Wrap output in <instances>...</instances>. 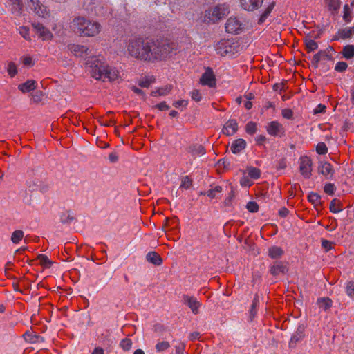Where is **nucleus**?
Listing matches in <instances>:
<instances>
[{"label": "nucleus", "instance_id": "obj_1", "mask_svg": "<svg viewBox=\"0 0 354 354\" xmlns=\"http://www.w3.org/2000/svg\"><path fill=\"white\" fill-rule=\"evenodd\" d=\"M127 50L131 56L137 59L154 62L175 55L177 48L176 44L167 39L153 40L139 37L129 41Z\"/></svg>", "mask_w": 354, "mask_h": 354}, {"label": "nucleus", "instance_id": "obj_2", "mask_svg": "<svg viewBox=\"0 0 354 354\" xmlns=\"http://www.w3.org/2000/svg\"><path fill=\"white\" fill-rule=\"evenodd\" d=\"M86 64H89L91 69V75L96 80L104 81L106 79L109 81L115 80L118 76V71L115 68L108 66L102 62L97 58H92L88 61Z\"/></svg>", "mask_w": 354, "mask_h": 354}, {"label": "nucleus", "instance_id": "obj_3", "mask_svg": "<svg viewBox=\"0 0 354 354\" xmlns=\"http://www.w3.org/2000/svg\"><path fill=\"white\" fill-rule=\"evenodd\" d=\"M75 33L82 36L93 37L100 31L101 26L96 21H90L84 17H76L73 21Z\"/></svg>", "mask_w": 354, "mask_h": 354}, {"label": "nucleus", "instance_id": "obj_4", "mask_svg": "<svg viewBox=\"0 0 354 354\" xmlns=\"http://www.w3.org/2000/svg\"><path fill=\"white\" fill-rule=\"evenodd\" d=\"M230 13V6L227 3L218 4L212 9L205 11V21L216 23Z\"/></svg>", "mask_w": 354, "mask_h": 354}, {"label": "nucleus", "instance_id": "obj_5", "mask_svg": "<svg viewBox=\"0 0 354 354\" xmlns=\"http://www.w3.org/2000/svg\"><path fill=\"white\" fill-rule=\"evenodd\" d=\"M68 48L76 57L86 58L93 55L92 50L86 46L72 44Z\"/></svg>", "mask_w": 354, "mask_h": 354}, {"label": "nucleus", "instance_id": "obj_6", "mask_svg": "<svg viewBox=\"0 0 354 354\" xmlns=\"http://www.w3.org/2000/svg\"><path fill=\"white\" fill-rule=\"evenodd\" d=\"M269 272L274 277L279 276V274H286L288 272V263L275 261L270 265Z\"/></svg>", "mask_w": 354, "mask_h": 354}, {"label": "nucleus", "instance_id": "obj_7", "mask_svg": "<svg viewBox=\"0 0 354 354\" xmlns=\"http://www.w3.org/2000/svg\"><path fill=\"white\" fill-rule=\"evenodd\" d=\"M28 7L39 17H44L48 15L46 7L39 0H27Z\"/></svg>", "mask_w": 354, "mask_h": 354}, {"label": "nucleus", "instance_id": "obj_8", "mask_svg": "<svg viewBox=\"0 0 354 354\" xmlns=\"http://www.w3.org/2000/svg\"><path fill=\"white\" fill-rule=\"evenodd\" d=\"M243 28L244 24L236 17H230L225 24L226 31L230 33L239 34Z\"/></svg>", "mask_w": 354, "mask_h": 354}, {"label": "nucleus", "instance_id": "obj_9", "mask_svg": "<svg viewBox=\"0 0 354 354\" xmlns=\"http://www.w3.org/2000/svg\"><path fill=\"white\" fill-rule=\"evenodd\" d=\"M299 170L303 176L309 178L312 172V160L310 158L305 156L300 158Z\"/></svg>", "mask_w": 354, "mask_h": 354}, {"label": "nucleus", "instance_id": "obj_10", "mask_svg": "<svg viewBox=\"0 0 354 354\" xmlns=\"http://www.w3.org/2000/svg\"><path fill=\"white\" fill-rule=\"evenodd\" d=\"M305 328L304 324H301L297 326L296 331L292 335L290 342L289 347L295 348L298 342L301 341L305 337Z\"/></svg>", "mask_w": 354, "mask_h": 354}, {"label": "nucleus", "instance_id": "obj_11", "mask_svg": "<svg viewBox=\"0 0 354 354\" xmlns=\"http://www.w3.org/2000/svg\"><path fill=\"white\" fill-rule=\"evenodd\" d=\"M200 82L203 85H207L209 87L216 86V78L214 72L209 67L205 69V73L202 75Z\"/></svg>", "mask_w": 354, "mask_h": 354}, {"label": "nucleus", "instance_id": "obj_12", "mask_svg": "<svg viewBox=\"0 0 354 354\" xmlns=\"http://www.w3.org/2000/svg\"><path fill=\"white\" fill-rule=\"evenodd\" d=\"M183 302L192 310L194 314L196 315L198 313V308L201 304L196 297L184 295L183 296Z\"/></svg>", "mask_w": 354, "mask_h": 354}, {"label": "nucleus", "instance_id": "obj_13", "mask_svg": "<svg viewBox=\"0 0 354 354\" xmlns=\"http://www.w3.org/2000/svg\"><path fill=\"white\" fill-rule=\"evenodd\" d=\"M318 173L325 176L327 179H332L334 174V169L330 163L328 162H320L318 166Z\"/></svg>", "mask_w": 354, "mask_h": 354}, {"label": "nucleus", "instance_id": "obj_14", "mask_svg": "<svg viewBox=\"0 0 354 354\" xmlns=\"http://www.w3.org/2000/svg\"><path fill=\"white\" fill-rule=\"evenodd\" d=\"M264 0H240L242 8L247 11H253L261 7Z\"/></svg>", "mask_w": 354, "mask_h": 354}, {"label": "nucleus", "instance_id": "obj_15", "mask_svg": "<svg viewBox=\"0 0 354 354\" xmlns=\"http://www.w3.org/2000/svg\"><path fill=\"white\" fill-rule=\"evenodd\" d=\"M84 8L88 12L100 15L101 13L100 2L98 0H84Z\"/></svg>", "mask_w": 354, "mask_h": 354}, {"label": "nucleus", "instance_id": "obj_16", "mask_svg": "<svg viewBox=\"0 0 354 354\" xmlns=\"http://www.w3.org/2000/svg\"><path fill=\"white\" fill-rule=\"evenodd\" d=\"M32 28L36 33L39 34V37L44 40H48L51 39L53 35L45 26L39 23H33Z\"/></svg>", "mask_w": 354, "mask_h": 354}, {"label": "nucleus", "instance_id": "obj_17", "mask_svg": "<svg viewBox=\"0 0 354 354\" xmlns=\"http://www.w3.org/2000/svg\"><path fill=\"white\" fill-rule=\"evenodd\" d=\"M267 131L271 136H279L283 133V127L282 124L277 121H272L268 124Z\"/></svg>", "mask_w": 354, "mask_h": 354}, {"label": "nucleus", "instance_id": "obj_18", "mask_svg": "<svg viewBox=\"0 0 354 354\" xmlns=\"http://www.w3.org/2000/svg\"><path fill=\"white\" fill-rule=\"evenodd\" d=\"M238 129V124L236 120H228L224 126L222 131L227 136H232L236 132Z\"/></svg>", "mask_w": 354, "mask_h": 354}, {"label": "nucleus", "instance_id": "obj_19", "mask_svg": "<svg viewBox=\"0 0 354 354\" xmlns=\"http://www.w3.org/2000/svg\"><path fill=\"white\" fill-rule=\"evenodd\" d=\"M354 35V26L339 29L337 35L334 37L333 40H337L339 38L344 39L351 38Z\"/></svg>", "mask_w": 354, "mask_h": 354}, {"label": "nucleus", "instance_id": "obj_20", "mask_svg": "<svg viewBox=\"0 0 354 354\" xmlns=\"http://www.w3.org/2000/svg\"><path fill=\"white\" fill-rule=\"evenodd\" d=\"M246 147V142L242 138H239L232 142L231 151L234 154L239 153Z\"/></svg>", "mask_w": 354, "mask_h": 354}, {"label": "nucleus", "instance_id": "obj_21", "mask_svg": "<svg viewBox=\"0 0 354 354\" xmlns=\"http://www.w3.org/2000/svg\"><path fill=\"white\" fill-rule=\"evenodd\" d=\"M216 50L218 54L225 55L231 52V46L227 41H221L217 44Z\"/></svg>", "mask_w": 354, "mask_h": 354}, {"label": "nucleus", "instance_id": "obj_22", "mask_svg": "<svg viewBox=\"0 0 354 354\" xmlns=\"http://www.w3.org/2000/svg\"><path fill=\"white\" fill-rule=\"evenodd\" d=\"M147 261L156 266H159L162 263V260L160 256L156 252H149L146 256Z\"/></svg>", "mask_w": 354, "mask_h": 354}, {"label": "nucleus", "instance_id": "obj_23", "mask_svg": "<svg viewBox=\"0 0 354 354\" xmlns=\"http://www.w3.org/2000/svg\"><path fill=\"white\" fill-rule=\"evenodd\" d=\"M36 81L28 80L23 84L19 85V89L23 93L30 92L35 88Z\"/></svg>", "mask_w": 354, "mask_h": 354}, {"label": "nucleus", "instance_id": "obj_24", "mask_svg": "<svg viewBox=\"0 0 354 354\" xmlns=\"http://www.w3.org/2000/svg\"><path fill=\"white\" fill-rule=\"evenodd\" d=\"M188 151L192 156H202L205 153V149L201 145H194L189 147Z\"/></svg>", "mask_w": 354, "mask_h": 354}, {"label": "nucleus", "instance_id": "obj_25", "mask_svg": "<svg viewBox=\"0 0 354 354\" xmlns=\"http://www.w3.org/2000/svg\"><path fill=\"white\" fill-rule=\"evenodd\" d=\"M317 304L320 308L326 311L332 306L333 302L328 297H322L317 299Z\"/></svg>", "mask_w": 354, "mask_h": 354}, {"label": "nucleus", "instance_id": "obj_26", "mask_svg": "<svg viewBox=\"0 0 354 354\" xmlns=\"http://www.w3.org/2000/svg\"><path fill=\"white\" fill-rule=\"evenodd\" d=\"M283 253V250L278 246H272L268 250V255L272 259L280 258Z\"/></svg>", "mask_w": 354, "mask_h": 354}, {"label": "nucleus", "instance_id": "obj_27", "mask_svg": "<svg viewBox=\"0 0 354 354\" xmlns=\"http://www.w3.org/2000/svg\"><path fill=\"white\" fill-rule=\"evenodd\" d=\"M12 3V12L16 15H19L22 11L21 0H10Z\"/></svg>", "mask_w": 354, "mask_h": 354}, {"label": "nucleus", "instance_id": "obj_28", "mask_svg": "<svg viewBox=\"0 0 354 354\" xmlns=\"http://www.w3.org/2000/svg\"><path fill=\"white\" fill-rule=\"evenodd\" d=\"M342 55L346 59H352L354 57V46L346 45L343 48Z\"/></svg>", "mask_w": 354, "mask_h": 354}, {"label": "nucleus", "instance_id": "obj_29", "mask_svg": "<svg viewBox=\"0 0 354 354\" xmlns=\"http://www.w3.org/2000/svg\"><path fill=\"white\" fill-rule=\"evenodd\" d=\"M75 219L73 214L70 212H63L60 215V222L64 225L71 224Z\"/></svg>", "mask_w": 354, "mask_h": 354}, {"label": "nucleus", "instance_id": "obj_30", "mask_svg": "<svg viewBox=\"0 0 354 354\" xmlns=\"http://www.w3.org/2000/svg\"><path fill=\"white\" fill-rule=\"evenodd\" d=\"M100 339L102 342H103L104 345L108 346H110L114 341L113 337L109 331L106 332V333H102L100 337Z\"/></svg>", "mask_w": 354, "mask_h": 354}, {"label": "nucleus", "instance_id": "obj_31", "mask_svg": "<svg viewBox=\"0 0 354 354\" xmlns=\"http://www.w3.org/2000/svg\"><path fill=\"white\" fill-rule=\"evenodd\" d=\"M274 6V3H272L271 4L268 5L266 7V10L263 11V12L261 15V16L259 17V19L258 21V23L259 24H263L266 21L267 17L270 15L272 10H273Z\"/></svg>", "mask_w": 354, "mask_h": 354}, {"label": "nucleus", "instance_id": "obj_32", "mask_svg": "<svg viewBox=\"0 0 354 354\" xmlns=\"http://www.w3.org/2000/svg\"><path fill=\"white\" fill-rule=\"evenodd\" d=\"M305 45L308 51H313L318 48L317 42L308 37L305 38Z\"/></svg>", "mask_w": 354, "mask_h": 354}, {"label": "nucleus", "instance_id": "obj_33", "mask_svg": "<svg viewBox=\"0 0 354 354\" xmlns=\"http://www.w3.org/2000/svg\"><path fill=\"white\" fill-rule=\"evenodd\" d=\"M38 260L40 263L45 268H50L53 262L48 259L46 255L44 254H39L37 257Z\"/></svg>", "mask_w": 354, "mask_h": 354}, {"label": "nucleus", "instance_id": "obj_34", "mask_svg": "<svg viewBox=\"0 0 354 354\" xmlns=\"http://www.w3.org/2000/svg\"><path fill=\"white\" fill-rule=\"evenodd\" d=\"M24 237V232L22 230H15L11 236V241L14 243H18Z\"/></svg>", "mask_w": 354, "mask_h": 354}, {"label": "nucleus", "instance_id": "obj_35", "mask_svg": "<svg viewBox=\"0 0 354 354\" xmlns=\"http://www.w3.org/2000/svg\"><path fill=\"white\" fill-rule=\"evenodd\" d=\"M248 171L249 176L253 179H258L261 176V171L256 167H248Z\"/></svg>", "mask_w": 354, "mask_h": 354}, {"label": "nucleus", "instance_id": "obj_36", "mask_svg": "<svg viewBox=\"0 0 354 354\" xmlns=\"http://www.w3.org/2000/svg\"><path fill=\"white\" fill-rule=\"evenodd\" d=\"M343 19L345 21L346 23H349L352 20L351 11L348 4H346L344 6Z\"/></svg>", "mask_w": 354, "mask_h": 354}, {"label": "nucleus", "instance_id": "obj_37", "mask_svg": "<svg viewBox=\"0 0 354 354\" xmlns=\"http://www.w3.org/2000/svg\"><path fill=\"white\" fill-rule=\"evenodd\" d=\"M308 198L309 202L313 203L315 206H316L318 203H320L321 196L317 193L310 192L308 194Z\"/></svg>", "mask_w": 354, "mask_h": 354}, {"label": "nucleus", "instance_id": "obj_38", "mask_svg": "<svg viewBox=\"0 0 354 354\" xmlns=\"http://www.w3.org/2000/svg\"><path fill=\"white\" fill-rule=\"evenodd\" d=\"M340 205V202L337 201L336 198L332 200L330 204V210L331 212L337 214L342 211L341 209L338 207Z\"/></svg>", "mask_w": 354, "mask_h": 354}, {"label": "nucleus", "instance_id": "obj_39", "mask_svg": "<svg viewBox=\"0 0 354 354\" xmlns=\"http://www.w3.org/2000/svg\"><path fill=\"white\" fill-rule=\"evenodd\" d=\"M132 346V341L129 338L122 339L120 343V346L124 351H128L131 349Z\"/></svg>", "mask_w": 354, "mask_h": 354}, {"label": "nucleus", "instance_id": "obj_40", "mask_svg": "<svg viewBox=\"0 0 354 354\" xmlns=\"http://www.w3.org/2000/svg\"><path fill=\"white\" fill-rule=\"evenodd\" d=\"M341 5L340 0H329L328 1V8L331 11L337 12Z\"/></svg>", "mask_w": 354, "mask_h": 354}, {"label": "nucleus", "instance_id": "obj_41", "mask_svg": "<svg viewBox=\"0 0 354 354\" xmlns=\"http://www.w3.org/2000/svg\"><path fill=\"white\" fill-rule=\"evenodd\" d=\"M222 192V187L221 186H216L214 189H209L207 192L206 194L211 198H216L217 194H220Z\"/></svg>", "mask_w": 354, "mask_h": 354}, {"label": "nucleus", "instance_id": "obj_42", "mask_svg": "<svg viewBox=\"0 0 354 354\" xmlns=\"http://www.w3.org/2000/svg\"><path fill=\"white\" fill-rule=\"evenodd\" d=\"M170 346V344L167 341H162L158 342L156 345V349L158 352H162L168 349Z\"/></svg>", "mask_w": 354, "mask_h": 354}, {"label": "nucleus", "instance_id": "obj_43", "mask_svg": "<svg viewBox=\"0 0 354 354\" xmlns=\"http://www.w3.org/2000/svg\"><path fill=\"white\" fill-rule=\"evenodd\" d=\"M27 186L30 192L36 191L40 187V181L39 180H29L27 182Z\"/></svg>", "mask_w": 354, "mask_h": 354}, {"label": "nucleus", "instance_id": "obj_44", "mask_svg": "<svg viewBox=\"0 0 354 354\" xmlns=\"http://www.w3.org/2000/svg\"><path fill=\"white\" fill-rule=\"evenodd\" d=\"M324 51L321 50L313 55L312 59V64L314 66L315 68H317L318 67V63L321 60L322 58H323Z\"/></svg>", "mask_w": 354, "mask_h": 354}, {"label": "nucleus", "instance_id": "obj_45", "mask_svg": "<svg viewBox=\"0 0 354 354\" xmlns=\"http://www.w3.org/2000/svg\"><path fill=\"white\" fill-rule=\"evenodd\" d=\"M192 180L188 176H185L183 177L182 181H181V185H180V188L189 189L192 186Z\"/></svg>", "mask_w": 354, "mask_h": 354}, {"label": "nucleus", "instance_id": "obj_46", "mask_svg": "<svg viewBox=\"0 0 354 354\" xmlns=\"http://www.w3.org/2000/svg\"><path fill=\"white\" fill-rule=\"evenodd\" d=\"M245 131L248 134L252 135L257 131V124L253 122H249L245 126Z\"/></svg>", "mask_w": 354, "mask_h": 354}, {"label": "nucleus", "instance_id": "obj_47", "mask_svg": "<svg viewBox=\"0 0 354 354\" xmlns=\"http://www.w3.org/2000/svg\"><path fill=\"white\" fill-rule=\"evenodd\" d=\"M317 153L324 155L328 152V148L324 142H319L316 147Z\"/></svg>", "mask_w": 354, "mask_h": 354}, {"label": "nucleus", "instance_id": "obj_48", "mask_svg": "<svg viewBox=\"0 0 354 354\" xmlns=\"http://www.w3.org/2000/svg\"><path fill=\"white\" fill-rule=\"evenodd\" d=\"M170 88L166 87V88H160L156 91H152L151 95L153 96H156L157 95H167L170 91Z\"/></svg>", "mask_w": 354, "mask_h": 354}, {"label": "nucleus", "instance_id": "obj_49", "mask_svg": "<svg viewBox=\"0 0 354 354\" xmlns=\"http://www.w3.org/2000/svg\"><path fill=\"white\" fill-rule=\"evenodd\" d=\"M335 189V185L330 183L326 184L324 187V192L329 195H333Z\"/></svg>", "mask_w": 354, "mask_h": 354}, {"label": "nucleus", "instance_id": "obj_50", "mask_svg": "<svg viewBox=\"0 0 354 354\" xmlns=\"http://www.w3.org/2000/svg\"><path fill=\"white\" fill-rule=\"evenodd\" d=\"M7 71L10 77H14L17 73V66L13 62H9Z\"/></svg>", "mask_w": 354, "mask_h": 354}, {"label": "nucleus", "instance_id": "obj_51", "mask_svg": "<svg viewBox=\"0 0 354 354\" xmlns=\"http://www.w3.org/2000/svg\"><path fill=\"white\" fill-rule=\"evenodd\" d=\"M246 207L248 210L250 212H257L259 209V205L256 202L254 201H250L248 203Z\"/></svg>", "mask_w": 354, "mask_h": 354}, {"label": "nucleus", "instance_id": "obj_52", "mask_svg": "<svg viewBox=\"0 0 354 354\" xmlns=\"http://www.w3.org/2000/svg\"><path fill=\"white\" fill-rule=\"evenodd\" d=\"M20 35L26 40H30V37L29 36V28L26 26H22L19 28Z\"/></svg>", "mask_w": 354, "mask_h": 354}, {"label": "nucleus", "instance_id": "obj_53", "mask_svg": "<svg viewBox=\"0 0 354 354\" xmlns=\"http://www.w3.org/2000/svg\"><path fill=\"white\" fill-rule=\"evenodd\" d=\"M348 64L344 62H339L336 64L335 70L338 72H344L346 70Z\"/></svg>", "mask_w": 354, "mask_h": 354}, {"label": "nucleus", "instance_id": "obj_54", "mask_svg": "<svg viewBox=\"0 0 354 354\" xmlns=\"http://www.w3.org/2000/svg\"><path fill=\"white\" fill-rule=\"evenodd\" d=\"M346 292L351 297H354V282L349 281L346 285Z\"/></svg>", "mask_w": 354, "mask_h": 354}, {"label": "nucleus", "instance_id": "obj_55", "mask_svg": "<svg viewBox=\"0 0 354 354\" xmlns=\"http://www.w3.org/2000/svg\"><path fill=\"white\" fill-rule=\"evenodd\" d=\"M282 115L284 118L292 119L293 116V112L291 109H285L282 110Z\"/></svg>", "mask_w": 354, "mask_h": 354}, {"label": "nucleus", "instance_id": "obj_56", "mask_svg": "<svg viewBox=\"0 0 354 354\" xmlns=\"http://www.w3.org/2000/svg\"><path fill=\"white\" fill-rule=\"evenodd\" d=\"M326 106L322 104H318L316 108L313 110L314 114H318L324 113L326 111Z\"/></svg>", "mask_w": 354, "mask_h": 354}, {"label": "nucleus", "instance_id": "obj_57", "mask_svg": "<svg viewBox=\"0 0 354 354\" xmlns=\"http://www.w3.org/2000/svg\"><path fill=\"white\" fill-rule=\"evenodd\" d=\"M240 184L242 187H250L252 183L248 177L243 176L240 180Z\"/></svg>", "mask_w": 354, "mask_h": 354}, {"label": "nucleus", "instance_id": "obj_58", "mask_svg": "<svg viewBox=\"0 0 354 354\" xmlns=\"http://www.w3.org/2000/svg\"><path fill=\"white\" fill-rule=\"evenodd\" d=\"M191 97L192 100H195L196 102H199L201 99V96L198 90H194L191 93Z\"/></svg>", "mask_w": 354, "mask_h": 354}, {"label": "nucleus", "instance_id": "obj_59", "mask_svg": "<svg viewBox=\"0 0 354 354\" xmlns=\"http://www.w3.org/2000/svg\"><path fill=\"white\" fill-rule=\"evenodd\" d=\"M322 246L325 249L326 252L332 249V243L329 241L323 239L322 241Z\"/></svg>", "mask_w": 354, "mask_h": 354}, {"label": "nucleus", "instance_id": "obj_60", "mask_svg": "<svg viewBox=\"0 0 354 354\" xmlns=\"http://www.w3.org/2000/svg\"><path fill=\"white\" fill-rule=\"evenodd\" d=\"M44 337L38 335H34L32 337H31V338L29 339L30 342H31L32 343H35V342H44Z\"/></svg>", "mask_w": 354, "mask_h": 354}, {"label": "nucleus", "instance_id": "obj_61", "mask_svg": "<svg viewBox=\"0 0 354 354\" xmlns=\"http://www.w3.org/2000/svg\"><path fill=\"white\" fill-rule=\"evenodd\" d=\"M156 107L158 108L160 111H165L169 109V106L166 104L165 102H162L157 105Z\"/></svg>", "mask_w": 354, "mask_h": 354}, {"label": "nucleus", "instance_id": "obj_62", "mask_svg": "<svg viewBox=\"0 0 354 354\" xmlns=\"http://www.w3.org/2000/svg\"><path fill=\"white\" fill-rule=\"evenodd\" d=\"M187 101L186 100H178V101H176L174 102V106L176 107V108H178L180 106H185L187 105Z\"/></svg>", "mask_w": 354, "mask_h": 354}, {"label": "nucleus", "instance_id": "obj_63", "mask_svg": "<svg viewBox=\"0 0 354 354\" xmlns=\"http://www.w3.org/2000/svg\"><path fill=\"white\" fill-rule=\"evenodd\" d=\"M185 348V344L181 343L180 345L176 346V354H183Z\"/></svg>", "mask_w": 354, "mask_h": 354}, {"label": "nucleus", "instance_id": "obj_64", "mask_svg": "<svg viewBox=\"0 0 354 354\" xmlns=\"http://www.w3.org/2000/svg\"><path fill=\"white\" fill-rule=\"evenodd\" d=\"M288 214H289V210L286 207H282L279 211V215L283 218L286 217Z\"/></svg>", "mask_w": 354, "mask_h": 354}]
</instances>
